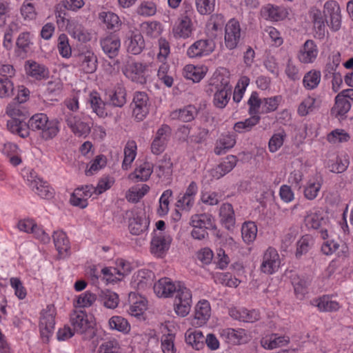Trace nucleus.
<instances>
[{
    "label": "nucleus",
    "mask_w": 353,
    "mask_h": 353,
    "mask_svg": "<svg viewBox=\"0 0 353 353\" xmlns=\"http://www.w3.org/2000/svg\"><path fill=\"white\" fill-rule=\"evenodd\" d=\"M21 14L24 19H34L36 17V12L34 5L32 3L24 2L21 8Z\"/></svg>",
    "instance_id": "69168bd1"
},
{
    "label": "nucleus",
    "mask_w": 353,
    "mask_h": 353,
    "mask_svg": "<svg viewBox=\"0 0 353 353\" xmlns=\"http://www.w3.org/2000/svg\"><path fill=\"white\" fill-rule=\"evenodd\" d=\"M81 193L79 190H74L72 194L70 202L73 206L79 207L81 209L85 208L88 206V201L86 198L79 196Z\"/></svg>",
    "instance_id": "bf43d9fd"
},
{
    "label": "nucleus",
    "mask_w": 353,
    "mask_h": 353,
    "mask_svg": "<svg viewBox=\"0 0 353 353\" xmlns=\"http://www.w3.org/2000/svg\"><path fill=\"white\" fill-rule=\"evenodd\" d=\"M81 67L83 70L88 74L94 72L97 69V58L90 52L81 55Z\"/></svg>",
    "instance_id": "58836bf2"
},
{
    "label": "nucleus",
    "mask_w": 353,
    "mask_h": 353,
    "mask_svg": "<svg viewBox=\"0 0 353 353\" xmlns=\"http://www.w3.org/2000/svg\"><path fill=\"white\" fill-rule=\"evenodd\" d=\"M211 308L210 303L205 301H200L195 307L194 317L200 321V323H205L210 316Z\"/></svg>",
    "instance_id": "bb28decb"
},
{
    "label": "nucleus",
    "mask_w": 353,
    "mask_h": 353,
    "mask_svg": "<svg viewBox=\"0 0 353 353\" xmlns=\"http://www.w3.org/2000/svg\"><path fill=\"white\" fill-rule=\"evenodd\" d=\"M198 113L199 110L194 105H189L183 109L173 112L172 117L173 119L177 118L183 122H190L195 118Z\"/></svg>",
    "instance_id": "b1692460"
},
{
    "label": "nucleus",
    "mask_w": 353,
    "mask_h": 353,
    "mask_svg": "<svg viewBox=\"0 0 353 353\" xmlns=\"http://www.w3.org/2000/svg\"><path fill=\"white\" fill-rule=\"evenodd\" d=\"M32 190L43 199H50L53 196V190L46 181L38 178L31 182Z\"/></svg>",
    "instance_id": "4be33fe9"
},
{
    "label": "nucleus",
    "mask_w": 353,
    "mask_h": 353,
    "mask_svg": "<svg viewBox=\"0 0 353 353\" xmlns=\"http://www.w3.org/2000/svg\"><path fill=\"white\" fill-rule=\"evenodd\" d=\"M261 103V100L259 99L258 93L256 92H252L248 102L250 105V114H252L256 113Z\"/></svg>",
    "instance_id": "0e129e2a"
},
{
    "label": "nucleus",
    "mask_w": 353,
    "mask_h": 353,
    "mask_svg": "<svg viewBox=\"0 0 353 353\" xmlns=\"http://www.w3.org/2000/svg\"><path fill=\"white\" fill-rule=\"evenodd\" d=\"M197 12L202 15L210 14L214 10L215 0H194Z\"/></svg>",
    "instance_id": "79ce46f5"
},
{
    "label": "nucleus",
    "mask_w": 353,
    "mask_h": 353,
    "mask_svg": "<svg viewBox=\"0 0 353 353\" xmlns=\"http://www.w3.org/2000/svg\"><path fill=\"white\" fill-rule=\"evenodd\" d=\"M285 132L274 134L269 141V148L272 152H276L283 143Z\"/></svg>",
    "instance_id": "052dcab7"
},
{
    "label": "nucleus",
    "mask_w": 353,
    "mask_h": 353,
    "mask_svg": "<svg viewBox=\"0 0 353 353\" xmlns=\"http://www.w3.org/2000/svg\"><path fill=\"white\" fill-rule=\"evenodd\" d=\"M237 159L235 156H228L213 171V176L217 179L230 172L236 165Z\"/></svg>",
    "instance_id": "5701e85b"
},
{
    "label": "nucleus",
    "mask_w": 353,
    "mask_h": 353,
    "mask_svg": "<svg viewBox=\"0 0 353 353\" xmlns=\"http://www.w3.org/2000/svg\"><path fill=\"white\" fill-rule=\"evenodd\" d=\"M30 92L28 89L21 85L18 88L17 95L13 99V102L10 103L7 107V113L12 117V118H17L23 115L22 112L13 105L24 103L27 101L29 97Z\"/></svg>",
    "instance_id": "9b49d317"
},
{
    "label": "nucleus",
    "mask_w": 353,
    "mask_h": 353,
    "mask_svg": "<svg viewBox=\"0 0 353 353\" xmlns=\"http://www.w3.org/2000/svg\"><path fill=\"white\" fill-rule=\"evenodd\" d=\"M317 307L322 312H332L339 309V303L332 301L328 296H323L319 299Z\"/></svg>",
    "instance_id": "c03bdc74"
},
{
    "label": "nucleus",
    "mask_w": 353,
    "mask_h": 353,
    "mask_svg": "<svg viewBox=\"0 0 353 353\" xmlns=\"http://www.w3.org/2000/svg\"><path fill=\"white\" fill-rule=\"evenodd\" d=\"M16 95L12 81L8 78H0V98L8 99Z\"/></svg>",
    "instance_id": "c9c22d12"
},
{
    "label": "nucleus",
    "mask_w": 353,
    "mask_h": 353,
    "mask_svg": "<svg viewBox=\"0 0 353 353\" xmlns=\"http://www.w3.org/2000/svg\"><path fill=\"white\" fill-rule=\"evenodd\" d=\"M323 10L322 12L320 9L313 6L308 12L313 23L314 37L320 41L327 34L325 22L332 31H337L341 27V8L336 1H326Z\"/></svg>",
    "instance_id": "f257e3e1"
},
{
    "label": "nucleus",
    "mask_w": 353,
    "mask_h": 353,
    "mask_svg": "<svg viewBox=\"0 0 353 353\" xmlns=\"http://www.w3.org/2000/svg\"><path fill=\"white\" fill-rule=\"evenodd\" d=\"M257 233V228L254 222L244 223L241 228L242 238L245 242L250 243L252 242Z\"/></svg>",
    "instance_id": "72a5a7b5"
},
{
    "label": "nucleus",
    "mask_w": 353,
    "mask_h": 353,
    "mask_svg": "<svg viewBox=\"0 0 353 353\" xmlns=\"http://www.w3.org/2000/svg\"><path fill=\"white\" fill-rule=\"evenodd\" d=\"M241 38V29L238 21L234 19L229 21L225 28V41L231 44H238Z\"/></svg>",
    "instance_id": "dca6fc26"
},
{
    "label": "nucleus",
    "mask_w": 353,
    "mask_h": 353,
    "mask_svg": "<svg viewBox=\"0 0 353 353\" xmlns=\"http://www.w3.org/2000/svg\"><path fill=\"white\" fill-rule=\"evenodd\" d=\"M99 298L103 305L109 309L116 308L119 301L118 294L108 290H102L99 294Z\"/></svg>",
    "instance_id": "cd10ccee"
},
{
    "label": "nucleus",
    "mask_w": 353,
    "mask_h": 353,
    "mask_svg": "<svg viewBox=\"0 0 353 353\" xmlns=\"http://www.w3.org/2000/svg\"><path fill=\"white\" fill-rule=\"evenodd\" d=\"M260 117L253 115L244 121H239L234 124V129L237 132H248L260 121Z\"/></svg>",
    "instance_id": "e433bc0d"
},
{
    "label": "nucleus",
    "mask_w": 353,
    "mask_h": 353,
    "mask_svg": "<svg viewBox=\"0 0 353 353\" xmlns=\"http://www.w3.org/2000/svg\"><path fill=\"white\" fill-rule=\"evenodd\" d=\"M148 97L145 92H138L134 94L133 98V114L136 119L141 121L149 112Z\"/></svg>",
    "instance_id": "6e6552de"
},
{
    "label": "nucleus",
    "mask_w": 353,
    "mask_h": 353,
    "mask_svg": "<svg viewBox=\"0 0 353 353\" xmlns=\"http://www.w3.org/2000/svg\"><path fill=\"white\" fill-rule=\"evenodd\" d=\"M261 16L267 20L278 21L287 17L288 12L283 8L268 4L264 6L261 11Z\"/></svg>",
    "instance_id": "4468645a"
},
{
    "label": "nucleus",
    "mask_w": 353,
    "mask_h": 353,
    "mask_svg": "<svg viewBox=\"0 0 353 353\" xmlns=\"http://www.w3.org/2000/svg\"><path fill=\"white\" fill-rule=\"evenodd\" d=\"M131 214L128 225L130 232L132 234L139 235L147 230L149 221L138 214Z\"/></svg>",
    "instance_id": "f3484780"
},
{
    "label": "nucleus",
    "mask_w": 353,
    "mask_h": 353,
    "mask_svg": "<svg viewBox=\"0 0 353 353\" xmlns=\"http://www.w3.org/2000/svg\"><path fill=\"white\" fill-rule=\"evenodd\" d=\"M62 86L63 84L59 79L50 81L46 84V92L48 97H52L60 93Z\"/></svg>",
    "instance_id": "5fc2aeb1"
},
{
    "label": "nucleus",
    "mask_w": 353,
    "mask_h": 353,
    "mask_svg": "<svg viewBox=\"0 0 353 353\" xmlns=\"http://www.w3.org/2000/svg\"><path fill=\"white\" fill-rule=\"evenodd\" d=\"M52 238L55 247L59 253L66 252L68 250L69 241L65 232L63 231L54 232Z\"/></svg>",
    "instance_id": "4c0bfd02"
},
{
    "label": "nucleus",
    "mask_w": 353,
    "mask_h": 353,
    "mask_svg": "<svg viewBox=\"0 0 353 353\" xmlns=\"http://www.w3.org/2000/svg\"><path fill=\"white\" fill-rule=\"evenodd\" d=\"M190 24L191 21L188 17L183 18L179 25L173 29L174 37L184 39L189 37L192 32Z\"/></svg>",
    "instance_id": "7c9ffc66"
},
{
    "label": "nucleus",
    "mask_w": 353,
    "mask_h": 353,
    "mask_svg": "<svg viewBox=\"0 0 353 353\" xmlns=\"http://www.w3.org/2000/svg\"><path fill=\"white\" fill-rule=\"evenodd\" d=\"M57 120L49 121L46 114H36L28 121L27 125L32 130H41V137L50 140L57 136L59 131Z\"/></svg>",
    "instance_id": "7ed1b4c3"
},
{
    "label": "nucleus",
    "mask_w": 353,
    "mask_h": 353,
    "mask_svg": "<svg viewBox=\"0 0 353 353\" xmlns=\"http://www.w3.org/2000/svg\"><path fill=\"white\" fill-rule=\"evenodd\" d=\"M225 333L230 339H236L239 343H244L248 341V336L244 330H236L234 329H227Z\"/></svg>",
    "instance_id": "6e6d98bb"
},
{
    "label": "nucleus",
    "mask_w": 353,
    "mask_h": 353,
    "mask_svg": "<svg viewBox=\"0 0 353 353\" xmlns=\"http://www.w3.org/2000/svg\"><path fill=\"white\" fill-rule=\"evenodd\" d=\"M10 285L14 289L15 294L19 299H23L26 296L25 288L19 278L10 279Z\"/></svg>",
    "instance_id": "13d9d810"
},
{
    "label": "nucleus",
    "mask_w": 353,
    "mask_h": 353,
    "mask_svg": "<svg viewBox=\"0 0 353 353\" xmlns=\"http://www.w3.org/2000/svg\"><path fill=\"white\" fill-rule=\"evenodd\" d=\"M26 70L28 75L37 80L46 79L49 77V70L43 65L34 61H28Z\"/></svg>",
    "instance_id": "2eb2a0df"
},
{
    "label": "nucleus",
    "mask_w": 353,
    "mask_h": 353,
    "mask_svg": "<svg viewBox=\"0 0 353 353\" xmlns=\"http://www.w3.org/2000/svg\"><path fill=\"white\" fill-rule=\"evenodd\" d=\"M172 238L170 235L163 234H156L150 243L151 252L157 257L162 258L169 250Z\"/></svg>",
    "instance_id": "0eeeda50"
},
{
    "label": "nucleus",
    "mask_w": 353,
    "mask_h": 353,
    "mask_svg": "<svg viewBox=\"0 0 353 353\" xmlns=\"http://www.w3.org/2000/svg\"><path fill=\"white\" fill-rule=\"evenodd\" d=\"M98 19L102 27L110 31V33L101 39L105 44H120L121 40L117 32L121 28L123 23L119 17L111 11H102L99 13Z\"/></svg>",
    "instance_id": "f03ea898"
},
{
    "label": "nucleus",
    "mask_w": 353,
    "mask_h": 353,
    "mask_svg": "<svg viewBox=\"0 0 353 353\" xmlns=\"http://www.w3.org/2000/svg\"><path fill=\"white\" fill-rule=\"evenodd\" d=\"M234 318L247 323H253L259 319V314L256 310H248L242 309L231 314Z\"/></svg>",
    "instance_id": "473e14b6"
},
{
    "label": "nucleus",
    "mask_w": 353,
    "mask_h": 353,
    "mask_svg": "<svg viewBox=\"0 0 353 353\" xmlns=\"http://www.w3.org/2000/svg\"><path fill=\"white\" fill-rule=\"evenodd\" d=\"M129 301L131 303L129 313L134 316H139L147 309V300L135 292L129 294Z\"/></svg>",
    "instance_id": "f8f14e48"
},
{
    "label": "nucleus",
    "mask_w": 353,
    "mask_h": 353,
    "mask_svg": "<svg viewBox=\"0 0 353 353\" xmlns=\"http://www.w3.org/2000/svg\"><path fill=\"white\" fill-rule=\"evenodd\" d=\"M156 12V5L152 1L143 2L137 8V13L144 17L152 16Z\"/></svg>",
    "instance_id": "864d4df0"
},
{
    "label": "nucleus",
    "mask_w": 353,
    "mask_h": 353,
    "mask_svg": "<svg viewBox=\"0 0 353 353\" xmlns=\"http://www.w3.org/2000/svg\"><path fill=\"white\" fill-rule=\"evenodd\" d=\"M175 293L176 294L174 302V311L177 315L185 317L190 311L192 292L183 284L179 282Z\"/></svg>",
    "instance_id": "39448f33"
},
{
    "label": "nucleus",
    "mask_w": 353,
    "mask_h": 353,
    "mask_svg": "<svg viewBox=\"0 0 353 353\" xmlns=\"http://www.w3.org/2000/svg\"><path fill=\"white\" fill-rule=\"evenodd\" d=\"M320 189L321 184L319 183L309 182L304 190L305 196L309 200H312L317 196Z\"/></svg>",
    "instance_id": "4d7b16f0"
},
{
    "label": "nucleus",
    "mask_w": 353,
    "mask_h": 353,
    "mask_svg": "<svg viewBox=\"0 0 353 353\" xmlns=\"http://www.w3.org/2000/svg\"><path fill=\"white\" fill-rule=\"evenodd\" d=\"M224 25L223 17L221 14L212 15L209 24L208 26V39L205 41V44L208 42L216 43L219 42L216 40L219 35H222V27Z\"/></svg>",
    "instance_id": "1a4fd4ad"
},
{
    "label": "nucleus",
    "mask_w": 353,
    "mask_h": 353,
    "mask_svg": "<svg viewBox=\"0 0 353 353\" xmlns=\"http://www.w3.org/2000/svg\"><path fill=\"white\" fill-rule=\"evenodd\" d=\"M177 286L168 278H162L154 285V291L159 297H169L172 296L176 290Z\"/></svg>",
    "instance_id": "ddd939ff"
},
{
    "label": "nucleus",
    "mask_w": 353,
    "mask_h": 353,
    "mask_svg": "<svg viewBox=\"0 0 353 353\" xmlns=\"http://www.w3.org/2000/svg\"><path fill=\"white\" fill-rule=\"evenodd\" d=\"M183 73L186 79H190L194 83L199 82L204 77V73L201 71V69L193 65H185Z\"/></svg>",
    "instance_id": "ea45409f"
},
{
    "label": "nucleus",
    "mask_w": 353,
    "mask_h": 353,
    "mask_svg": "<svg viewBox=\"0 0 353 353\" xmlns=\"http://www.w3.org/2000/svg\"><path fill=\"white\" fill-rule=\"evenodd\" d=\"M109 324L111 328L115 329L119 332H127L129 330V324L128 321L121 316H112Z\"/></svg>",
    "instance_id": "de8ad7c7"
},
{
    "label": "nucleus",
    "mask_w": 353,
    "mask_h": 353,
    "mask_svg": "<svg viewBox=\"0 0 353 353\" xmlns=\"http://www.w3.org/2000/svg\"><path fill=\"white\" fill-rule=\"evenodd\" d=\"M153 165L149 162H144L134 172L129 174V179H137V181H146L152 173Z\"/></svg>",
    "instance_id": "412c9836"
},
{
    "label": "nucleus",
    "mask_w": 353,
    "mask_h": 353,
    "mask_svg": "<svg viewBox=\"0 0 353 353\" xmlns=\"http://www.w3.org/2000/svg\"><path fill=\"white\" fill-rule=\"evenodd\" d=\"M136 156V152L132 148L125 147L124 149V159L122 163V168L125 170H128L131 163Z\"/></svg>",
    "instance_id": "e2e57ef3"
},
{
    "label": "nucleus",
    "mask_w": 353,
    "mask_h": 353,
    "mask_svg": "<svg viewBox=\"0 0 353 353\" xmlns=\"http://www.w3.org/2000/svg\"><path fill=\"white\" fill-rule=\"evenodd\" d=\"M205 336L201 331H194L185 334V341L192 347L199 350L205 347Z\"/></svg>",
    "instance_id": "c756f323"
},
{
    "label": "nucleus",
    "mask_w": 353,
    "mask_h": 353,
    "mask_svg": "<svg viewBox=\"0 0 353 353\" xmlns=\"http://www.w3.org/2000/svg\"><path fill=\"white\" fill-rule=\"evenodd\" d=\"M96 299V294L87 291L78 296L76 306L80 307H90L94 303Z\"/></svg>",
    "instance_id": "a18cd8bd"
},
{
    "label": "nucleus",
    "mask_w": 353,
    "mask_h": 353,
    "mask_svg": "<svg viewBox=\"0 0 353 353\" xmlns=\"http://www.w3.org/2000/svg\"><path fill=\"white\" fill-rule=\"evenodd\" d=\"M351 108L350 101L344 97V95L338 94L335 97V104L331 110L332 114L335 117L345 115Z\"/></svg>",
    "instance_id": "a878e982"
},
{
    "label": "nucleus",
    "mask_w": 353,
    "mask_h": 353,
    "mask_svg": "<svg viewBox=\"0 0 353 353\" xmlns=\"http://www.w3.org/2000/svg\"><path fill=\"white\" fill-rule=\"evenodd\" d=\"M321 72L314 70L308 72L304 77L303 82L304 86L307 89L315 88L320 83Z\"/></svg>",
    "instance_id": "a19ab883"
},
{
    "label": "nucleus",
    "mask_w": 353,
    "mask_h": 353,
    "mask_svg": "<svg viewBox=\"0 0 353 353\" xmlns=\"http://www.w3.org/2000/svg\"><path fill=\"white\" fill-rule=\"evenodd\" d=\"M316 54L317 50L315 48L303 46V48L300 50L299 59L302 63H309L316 58Z\"/></svg>",
    "instance_id": "37998d69"
},
{
    "label": "nucleus",
    "mask_w": 353,
    "mask_h": 353,
    "mask_svg": "<svg viewBox=\"0 0 353 353\" xmlns=\"http://www.w3.org/2000/svg\"><path fill=\"white\" fill-rule=\"evenodd\" d=\"M213 252L208 248H205L201 249L197 253V258L204 264H210L213 259Z\"/></svg>",
    "instance_id": "774afa93"
},
{
    "label": "nucleus",
    "mask_w": 353,
    "mask_h": 353,
    "mask_svg": "<svg viewBox=\"0 0 353 353\" xmlns=\"http://www.w3.org/2000/svg\"><path fill=\"white\" fill-rule=\"evenodd\" d=\"M114 183L113 178L105 176L99 179L98 184L94 187V192L97 195L101 194L109 190Z\"/></svg>",
    "instance_id": "09e8293b"
},
{
    "label": "nucleus",
    "mask_w": 353,
    "mask_h": 353,
    "mask_svg": "<svg viewBox=\"0 0 353 353\" xmlns=\"http://www.w3.org/2000/svg\"><path fill=\"white\" fill-rule=\"evenodd\" d=\"M98 353H119L117 343L114 341H109L102 343Z\"/></svg>",
    "instance_id": "338daca9"
},
{
    "label": "nucleus",
    "mask_w": 353,
    "mask_h": 353,
    "mask_svg": "<svg viewBox=\"0 0 353 353\" xmlns=\"http://www.w3.org/2000/svg\"><path fill=\"white\" fill-rule=\"evenodd\" d=\"M235 143L236 139L234 134L222 135L221 138L216 143L214 152L217 155L225 154L227 150L233 148Z\"/></svg>",
    "instance_id": "393cba45"
},
{
    "label": "nucleus",
    "mask_w": 353,
    "mask_h": 353,
    "mask_svg": "<svg viewBox=\"0 0 353 353\" xmlns=\"http://www.w3.org/2000/svg\"><path fill=\"white\" fill-rule=\"evenodd\" d=\"M55 315L56 311L54 305H47L41 312L39 328L41 337L44 343H48L50 341V336L53 334Z\"/></svg>",
    "instance_id": "423d86ee"
},
{
    "label": "nucleus",
    "mask_w": 353,
    "mask_h": 353,
    "mask_svg": "<svg viewBox=\"0 0 353 353\" xmlns=\"http://www.w3.org/2000/svg\"><path fill=\"white\" fill-rule=\"evenodd\" d=\"M279 256L274 248H268L263 255V261L261 264V270L264 273L272 274L274 270L279 267Z\"/></svg>",
    "instance_id": "9d476101"
},
{
    "label": "nucleus",
    "mask_w": 353,
    "mask_h": 353,
    "mask_svg": "<svg viewBox=\"0 0 353 353\" xmlns=\"http://www.w3.org/2000/svg\"><path fill=\"white\" fill-rule=\"evenodd\" d=\"M201 201L209 205H216L219 204L221 200V196L218 193L212 192H205L201 196Z\"/></svg>",
    "instance_id": "680f3d73"
},
{
    "label": "nucleus",
    "mask_w": 353,
    "mask_h": 353,
    "mask_svg": "<svg viewBox=\"0 0 353 353\" xmlns=\"http://www.w3.org/2000/svg\"><path fill=\"white\" fill-rule=\"evenodd\" d=\"M89 102L92 110L99 117H103L105 112V103L102 101L97 92H92L90 94Z\"/></svg>",
    "instance_id": "f704fd0d"
},
{
    "label": "nucleus",
    "mask_w": 353,
    "mask_h": 353,
    "mask_svg": "<svg viewBox=\"0 0 353 353\" xmlns=\"http://www.w3.org/2000/svg\"><path fill=\"white\" fill-rule=\"evenodd\" d=\"M221 220L223 225L228 230H232L235 224L234 212L232 205L224 203L220 208Z\"/></svg>",
    "instance_id": "aec40b11"
},
{
    "label": "nucleus",
    "mask_w": 353,
    "mask_h": 353,
    "mask_svg": "<svg viewBox=\"0 0 353 353\" xmlns=\"http://www.w3.org/2000/svg\"><path fill=\"white\" fill-rule=\"evenodd\" d=\"M147 66L141 63L135 62L129 65L128 71L130 72V78L133 81L144 84L147 81Z\"/></svg>",
    "instance_id": "6ab92c4d"
},
{
    "label": "nucleus",
    "mask_w": 353,
    "mask_h": 353,
    "mask_svg": "<svg viewBox=\"0 0 353 353\" xmlns=\"http://www.w3.org/2000/svg\"><path fill=\"white\" fill-rule=\"evenodd\" d=\"M228 91L225 89L217 90L214 94V104L219 108H224L228 101Z\"/></svg>",
    "instance_id": "603ef678"
},
{
    "label": "nucleus",
    "mask_w": 353,
    "mask_h": 353,
    "mask_svg": "<svg viewBox=\"0 0 353 353\" xmlns=\"http://www.w3.org/2000/svg\"><path fill=\"white\" fill-rule=\"evenodd\" d=\"M174 334H163L161 339V347L163 353H175L174 345Z\"/></svg>",
    "instance_id": "3c124183"
},
{
    "label": "nucleus",
    "mask_w": 353,
    "mask_h": 353,
    "mask_svg": "<svg viewBox=\"0 0 353 353\" xmlns=\"http://www.w3.org/2000/svg\"><path fill=\"white\" fill-rule=\"evenodd\" d=\"M70 321L74 332L83 334L84 339L90 340L96 335L95 323L88 319L84 311H74L71 314Z\"/></svg>",
    "instance_id": "20e7f679"
},
{
    "label": "nucleus",
    "mask_w": 353,
    "mask_h": 353,
    "mask_svg": "<svg viewBox=\"0 0 353 353\" xmlns=\"http://www.w3.org/2000/svg\"><path fill=\"white\" fill-rule=\"evenodd\" d=\"M191 225L195 228H200L205 230H216V226L212 215L208 214H195L192 216Z\"/></svg>",
    "instance_id": "a211bd4d"
},
{
    "label": "nucleus",
    "mask_w": 353,
    "mask_h": 353,
    "mask_svg": "<svg viewBox=\"0 0 353 353\" xmlns=\"http://www.w3.org/2000/svg\"><path fill=\"white\" fill-rule=\"evenodd\" d=\"M214 46H190L187 54L190 58L208 56L214 51Z\"/></svg>",
    "instance_id": "2f4dec72"
},
{
    "label": "nucleus",
    "mask_w": 353,
    "mask_h": 353,
    "mask_svg": "<svg viewBox=\"0 0 353 353\" xmlns=\"http://www.w3.org/2000/svg\"><path fill=\"white\" fill-rule=\"evenodd\" d=\"M172 163L171 162L170 157L168 154H165L157 166V175L161 177L165 174H170L172 172Z\"/></svg>",
    "instance_id": "49530a36"
},
{
    "label": "nucleus",
    "mask_w": 353,
    "mask_h": 353,
    "mask_svg": "<svg viewBox=\"0 0 353 353\" xmlns=\"http://www.w3.org/2000/svg\"><path fill=\"white\" fill-rule=\"evenodd\" d=\"M107 163L106 157L100 154L95 157V159L91 162L90 167L88 170H85V174L90 176L93 174V172H96L105 167Z\"/></svg>",
    "instance_id": "8fccbe9b"
},
{
    "label": "nucleus",
    "mask_w": 353,
    "mask_h": 353,
    "mask_svg": "<svg viewBox=\"0 0 353 353\" xmlns=\"http://www.w3.org/2000/svg\"><path fill=\"white\" fill-rule=\"evenodd\" d=\"M110 103L115 106L121 108L126 103V91L125 89L121 86H117L114 91L109 95Z\"/></svg>",
    "instance_id": "c85d7f7f"
}]
</instances>
